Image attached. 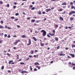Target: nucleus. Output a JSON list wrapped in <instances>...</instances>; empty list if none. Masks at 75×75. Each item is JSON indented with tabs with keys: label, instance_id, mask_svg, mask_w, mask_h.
<instances>
[{
	"label": "nucleus",
	"instance_id": "obj_8",
	"mask_svg": "<svg viewBox=\"0 0 75 75\" xmlns=\"http://www.w3.org/2000/svg\"><path fill=\"white\" fill-rule=\"evenodd\" d=\"M49 34L50 35H51V36H54V35H55V33H53V34H52L51 33H49Z\"/></svg>",
	"mask_w": 75,
	"mask_h": 75
},
{
	"label": "nucleus",
	"instance_id": "obj_51",
	"mask_svg": "<svg viewBox=\"0 0 75 75\" xmlns=\"http://www.w3.org/2000/svg\"><path fill=\"white\" fill-rule=\"evenodd\" d=\"M37 69H36V68L34 69V71H37Z\"/></svg>",
	"mask_w": 75,
	"mask_h": 75
},
{
	"label": "nucleus",
	"instance_id": "obj_7",
	"mask_svg": "<svg viewBox=\"0 0 75 75\" xmlns=\"http://www.w3.org/2000/svg\"><path fill=\"white\" fill-rule=\"evenodd\" d=\"M62 6H66L67 5V3L66 2H64L62 4Z\"/></svg>",
	"mask_w": 75,
	"mask_h": 75
},
{
	"label": "nucleus",
	"instance_id": "obj_36",
	"mask_svg": "<svg viewBox=\"0 0 75 75\" xmlns=\"http://www.w3.org/2000/svg\"><path fill=\"white\" fill-rule=\"evenodd\" d=\"M53 33H54V34H55V30H53Z\"/></svg>",
	"mask_w": 75,
	"mask_h": 75
},
{
	"label": "nucleus",
	"instance_id": "obj_1",
	"mask_svg": "<svg viewBox=\"0 0 75 75\" xmlns=\"http://www.w3.org/2000/svg\"><path fill=\"white\" fill-rule=\"evenodd\" d=\"M41 33H43L42 34L43 36H45L47 34V32L46 31H45L44 30H42L41 31Z\"/></svg>",
	"mask_w": 75,
	"mask_h": 75
},
{
	"label": "nucleus",
	"instance_id": "obj_39",
	"mask_svg": "<svg viewBox=\"0 0 75 75\" xmlns=\"http://www.w3.org/2000/svg\"><path fill=\"white\" fill-rule=\"evenodd\" d=\"M16 48H17V47H13V49H14V50H16Z\"/></svg>",
	"mask_w": 75,
	"mask_h": 75
},
{
	"label": "nucleus",
	"instance_id": "obj_42",
	"mask_svg": "<svg viewBox=\"0 0 75 75\" xmlns=\"http://www.w3.org/2000/svg\"><path fill=\"white\" fill-rule=\"evenodd\" d=\"M29 59L30 58L29 57H28V58L26 59V61H28V60H29Z\"/></svg>",
	"mask_w": 75,
	"mask_h": 75
},
{
	"label": "nucleus",
	"instance_id": "obj_18",
	"mask_svg": "<svg viewBox=\"0 0 75 75\" xmlns=\"http://www.w3.org/2000/svg\"><path fill=\"white\" fill-rule=\"evenodd\" d=\"M63 11V9L62 8L58 10L59 11Z\"/></svg>",
	"mask_w": 75,
	"mask_h": 75
},
{
	"label": "nucleus",
	"instance_id": "obj_57",
	"mask_svg": "<svg viewBox=\"0 0 75 75\" xmlns=\"http://www.w3.org/2000/svg\"><path fill=\"white\" fill-rule=\"evenodd\" d=\"M65 49H66V50H68V47H66L65 48Z\"/></svg>",
	"mask_w": 75,
	"mask_h": 75
},
{
	"label": "nucleus",
	"instance_id": "obj_30",
	"mask_svg": "<svg viewBox=\"0 0 75 75\" xmlns=\"http://www.w3.org/2000/svg\"><path fill=\"white\" fill-rule=\"evenodd\" d=\"M73 2H71L70 3V5H71L72 6H73Z\"/></svg>",
	"mask_w": 75,
	"mask_h": 75
},
{
	"label": "nucleus",
	"instance_id": "obj_25",
	"mask_svg": "<svg viewBox=\"0 0 75 75\" xmlns=\"http://www.w3.org/2000/svg\"><path fill=\"white\" fill-rule=\"evenodd\" d=\"M70 20L71 21H72V20H74V18H73V17L70 18Z\"/></svg>",
	"mask_w": 75,
	"mask_h": 75
},
{
	"label": "nucleus",
	"instance_id": "obj_20",
	"mask_svg": "<svg viewBox=\"0 0 75 75\" xmlns=\"http://www.w3.org/2000/svg\"><path fill=\"white\" fill-rule=\"evenodd\" d=\"M30 71H32V70H33V68H32V66H30Z\"/></svg>",
	"mask_w": 75,
	"mask_h": 75
},
{
	"label": "nucleus",
	"instance_id": "obj_17",
	"mask_svg": "<svg viewBox=\"0 0 75 75\" xmlns=\"http://www.w3.org/2000/svg\"><path fill=\"white\" fill-rule=\"evenodd\" d=\"M16 42L17 43L18 42H20V40H16Z\"/></svg>",
	"mask_w": 75,
	"mask_h": 75
},
{
	"label": "nucleus",
	"instance_id": "obj_3",
	"mask_svg": "<svg viewBox=\"0 0 75 75\" xmlns=\"http://www.w3.org/2000/svg\"><path fill=\"white\" fill-rule=\"evenodd\" d=\"M13 62V60L9 61L8 62L9 64H11V65H12V64H15V63L14 62Z\"/></svg>",
	"mask_w": 75,
	"mask_h": 75
},
{
	"label": "nucleus",
	"instance_id": "obj_62",
	"mask_svg": "<svg viewBox=\"0 0 75 75\" xmlns=\"http://www.w3.org/2000/svg\"><path fill=\"white\" fill-rule=\"evenodd\" d=\"M21 61V59H19V60L18 61Z\"/></svg>",
	"mask_w": 75,
	"mask_h": 75
},
{
	"label": "nucleus",
	"instance_id": "obj_26",
	"mask_svg": "<svg viewBox=\"0 0 75 75\" xmlns=\"http://www.w3.org/2000/svg\"><path fill=\"white\" fill-rule=\"evenodd\" d=\"M74 7H74V6L72 5V6H71V9H73V8H74Z\"/></svg>",
	"mask_w": 75,
	"mask_h": 75
},
{
	"label": "nucleus",
	"instance_id": "obj_45",
	"mask_svg": "<svg viewBox=\"0 0 75 75\" xmlns=\"http://www.w3.org/2000/svg\"><path fill=\"white\" fill-rule=\"evenodd\" d=\"M7 28L8 29H9V30H10L11 29V28H10L8 27H7Z\"/></svg>",
	"mask_w": 75,
	"mask_h": 75
},
{
	"label": "nucleus",
	"instance_id": "obj_43",
	"mask_svg": "<svg viewBox=\"0 0 75 75\" xmlns=\"http://www.w3.org/2000/svg\"><path fill=\"white\" fill-rule=\"evenodd\" d=\"M11 18L12 19H14V16H12L11 17Z\"/></svg>",
	"mask_w": 75,
	"mask_h": 75
},
{
	"label": "nucleus",
	"instance_id": "obj_44",
	"mask_svg": "<svg viewBox=\"0 0 75 75\" xmlns=\"http://www.w3.org/2000/svg\"><path fill=\"white\" fill-rule=\"evenodd\" d=\"M60 47V46H58V47H57V49H59V48Z\"/></svg>",
	"mask_w": 75,
	"mask_h": 75
},
{
	"label": "nucleus",
	"instance_id": "obj_41",
	"mask_svg": "<svg viewBox=\"0 0 75 75\" xmlns=\"http://www.w3.org/2000/svg\"><path fill=\"white\" fill-rule=\"evenodd\" d=\"M42 14H45V12H44V11H43L42 12Z\"/></svg>",
	"mask_w": 75,
	"mask_h": 75
},
{
	"label": "nucleus",
	"instance_id": "obj_4",
	"mask_svg": "<svg viewBox=\"0 0 75 75\" xmlns=\"http://www.w3.org/2000/svg\"><path fill=\"white\" fill-rule=\"evenodd\" d=\"M72 14H75V11H72L71 12H70L69 13V15L70 16H71V15H72Z\"/></svg>",
	"mask_w": 75,
	"mask_h": 75
},
{
	"label": "nucleus",
	"instance_id": "obj_64",
	"mask_svg": "<svg viewBox=\"0 0 75 75\" xmlns=\"http://www.w3.org/2000/svg\"><path fill=\"white\" fill-rule=\"evenodd\" d=\"M75 67H73V69L74 70H75Z\"/></svg>",
	"mask_w": 75,
	"mask_h": 75
},
{
	"label": "nucleus",
	"instance_id": "obj_34",
	"mask_svg": "<svg viewBox=\"0 0 75 75\" xmlns=\"http://www.w3.org/2000/svg\"><path fill=\"white\" fill-rule=\"evenodd\" d=\"M47 36L48 37H49V38H50V36L49 34H47Z\"/></svg>",
	"mask_w": 75,
	"mask_h": 75
},
{
	"label": "nucleus",
	"instance_id": "obj_24",
	"mask_svg": "<svg viewBox=\"0 0 75 75\" xmlns=\"http://www.w3.org/2000/svg\"><path fill=\"white\" fill-rule=\"evenodd\" d=\"M35 21V19H33V20H32L31 21V22H32V23H33V22H34V21Z\"/></svg>",
	"mask_w": 75,
	"mask_h": 75
},
{
	"label": "nucleus",
	"instance_id": "obj_6",
	"mask_svg": "<svg viewBox=\"0 0 75 75\" xmlns=\"http://www.w3.org/2000/svg\"><path fill=\"white\" fill-rule=\"evenodd\" d=\"M69 55L72 57V58H74L75 57V55H74V54H69Z\"/></svg>",
	"mask_w": 75,
	"mask_h": 75
},
{
	"label": "nucleus",
	"instance_id": "obj_15",
	"mask_svg": "<svg viewBox=\"0 0 75 75\" xmlns=\"http://www.w3.org/2000/svg\"><path fill=\"white\" fill-rule=\"evenodd\" d=\"M36 67L38 69H40V67H39L38 66H36Z\"/></svg>",
	"mask_w": 75,
	"mask_h": 75
},
{
	"label": "nucleus",
	"instance_id": "obj_16",
	"mask_svg": "<svg viewBox=\"0 0 75 75\" xmlns=\"http://www.w3.org/2000/svg\"><path fill=\"white\" fill-rule=\"evenodd\" d=\"M0 28L1 29H4V27L3 26H1V25H0Z\"/></svg>",
	"mask_w": 75,
	"mask_h": 75
},
{
	"label": "nucleus",
	"instance_id": "obj_40",
	"mask_svg": "<svg viewBox=\"0 0 75 75\" xmlns=\"http://www.w3.org/2000/svg\"><path fill=\"white\" fill-rule=\"evenodd\" d=\"M0 4L1 5L3 4L2 1H0Z\"/></svg>",
	"mask_w": 75,
	"mask_h": 75
},
{
	"label": "nucleus",
	"instance_id": "obj_53",
	"mask_svg": "<svg viewBox=\"0 0 75 75\" xmlns=\"http://www.w3.org/2000/svg\"><path fill=\"white\" fill-rule=\"evenodd\" d=\"M14 8H16V6H13Z\"/></svg>",
	"mask_w": 75,
	"mask_h": 75
},
{
	"label": "nucleus",
	"instance_id": "obj_35",
	"mask_svg": "<svg viewBox=\"0 0 75 75\" xmlns=\"http://www.w3.org/2000/svg\"><path fill=\"white\" fill-rule=\"evenodd\" d=\"M4 37H7V35L6 34H5L4 35Z\"/></svg>",
	"mask_w": 75,
	"mask_h": 75
},
{
	"label": "nucleus",
	"instance_id": "obj_19",
	"mask_svg": "<svg viewBox=\"0 0 75 75\" xmlns=\"http://www.w3.org/2000/svg\"><path fill=\"white\" fill-rule=\"evenodd\" d=\"M39 65V63L38 62H35V65Z\"/></svg>",
	"mask_w": 75,
	"mask_h": 75
},
{
	"label": "nucleus",
	"instance_id": "obj_2",
	"mask_svg": "<svg viewBox=\"0 0 75 75\" xmlns=\"http://www.w3.org/2000/svg\"><path fill=\"white\" fill-rule=\"evenodd\" d=\"M28 43L27 44V45H30L31 44V41L30 39H28Z\"/></svg>",
	"mask_w": 75,
	"mask_h": 75
},
{
	"label": "nucleus",
	"instance_id": "obj_59",
	"mask_svg": "<svg viewBox=\"0 0 75 75\" xmlns=\"http://www.w3.org/2000/svg\"><path fill=\"white\" fill-rule=\"evenodd\" d=\"M65 13H66V12L65 11H64L63 12V13H62V14H65Z\"/></svg>",
	"mask_w": 75,
	"mask_h": 75
},
{
	"label": "nucleus",
	"instance_id": "obj_29",
	"mask_svg": "<svg viewBox=\"0 0 75 75\" xmlns=\"http://www.w3.org/2000/svg\"><path fill=\"white\" fill-rule=\"evenodd\" d=\"M71 47H72V48H73L74 47H75V45H72Z\"/></svg>",
	"mask_w": 75,
	"mask_h": 75
},
{
	"label": "nucleus",
	"instance_id": "obj_61",
	"mask_svg": "<svg viewBox=\"0 0 75 75\" xmlns=\"http://www.w3.org/2000/svg\"><path fill=\"white\" fill-rule=\"evenodd\" d=\"M38 52V51H37V50H35V52Z\"/></svg>",
	"mask_w": 75,
	"mask_h": 75
},
{
	"label": "nucleus",
	"instance_id": "obj_33",
	"mask_svg": "<svg viewBox=\"0 0 75 75\" xmlns=\"http://www.w3.org/2000/svg\"><path fill=\"white\" fill-rule=\"evenodd\" d=\"M7 55H8V56H9V57H10V55H11L10 54H9V53H7Z\"/></svg>",
	"mask_w": 75,
	"mask_h": 75
},
{
	"label": "nucleus",
	"instance_id": "obj_48",
	"mask_svg": "<svg viewBox=\"0 0 75 75\" xmlns=\"http://www.w3.org/2000/svg\"><path fill=\"white\" fill-rule=\"evenodd\" d=\"M11 37V36L10 35H8V38H10Z\"/></svg>",
	"mask_w": 75,
	"mask_h": 75
},
{
	"label": "nucleus",
	"instance_id": "obj_32",
	"mask_svg": "<svg viewBox=\"0 0 75 75\" xmlns=\"http://www.w3.org/2000/svg\"><path fill=\"white\" fill-rule=\"evenodd\" d=\"M15 15L16 16H18V15H19V13H16Z\"/></svg>",
	"mask_w": 75,
	"mask_h": 75
},
{
	"label": "nucleus",
	"instance_id": "obj_58",
	"mask_svg": "<svg viewBox=\"0 0 75 75\" xmlns=\"http://www.w3.org/2000/svg\"><path fill=\"white\" fill-rule=\"evenodd\" d=\"M35 33H38V32L37 31H35Z\"/></svg>",
	"mask_w": 75,
	"mask_h": 75
},
{
	"label": "nucleus",
	"instance_id": "obj_23",
	"mask_svg": "<svg viewBox=\"0 0 75 75\" xmlns=\"http://www.w3.org/2000/svg\"><path fill=\"white\" fill-rule=\"evenodd\" d=\"M31 52H32L30 53V54H33V53H34V51L33 50H31Z\"/></svg>",
	"mask_w": 75,
	"mask_h": 75
},
{
	"label": "nucleus",
	"instance_id": "obj_31",
	"mask_svg": "<svg viewBox=\"0 0 75 75\" xmlns=\"http://www.w3.org/2000/svg\"><path fill=\"white\" fill-rule=\"evenodd\" d=\"M55 28H58V25H55Z\"/></svg>",
	"mask_w": 75,
	"mask_h": 75
},
{
	"label": "nucleus",
	"instance_id": "obj_54",
	"mask_svg": "<svg viewBox=\"0 0 75 75\" xmlns=\"http://www.w3.org/2000/svg\"><path fill=\"white\" fill-rule=\"evenodd\" d=\"M8 71L9 73H11V71L10 70H8Z\"/></svg>",
	"mask_w": 75,
	"mask_h": 75
},
{
	"label": "nucleus",
	"instance_id": "obj_63",
	"mask_svg": "<svg viewBox=\"0 0 75 75\" xmlns=\"http://www.w3.org/2000/svg\"><path fill=\"white\" fill-rule=\"evenodd\" d=\"M68 28H69V29H71V27H70V26H69L68 27Z\"/></svg>",
	"mask_w": 75,
	"mask_h": 75
},
{
	"label": "nucleus",
	"instance_id": "obj_49",
	"mask_svg": "<svg viewBox=\"0 0 75 75\" xmlns=\"http://www.w3.org/2000/svg\"><path fill=\"white\" fill-rule=\"evenodd\" d=\"M1 24H3V21H1Z\"/></svg>",
	"mask_w": 75,
	"mask_h": 75
},
{
	"label": "nucleus",
	"instance_id": "obj_55",
	"mask_svg": "<svg viewBox=\"0 0 75 75\" xmlns=\"http://www.w3.org/2000/svg\"><path fill=\"white\" fill-rule=\"evenodd\" d=\"M23 14L24 15H25V12H23Z\"/></svg>",
	"mask_w": 75,
	"mask_h": 75
},
{
	"label": "nucleus",
	"instance_id": "obj_12",
	"mask_svg": "<svg viewBox=\"0 0 75 75\" xmlns=\"http://www.w3.org/2000/svg\"><path fill=\"white\" fill-rule=\"evenodd\" d=\"M54 40H56V41H58V39L57 37H55Z\"/></svg>",
	"mask_w": 75,
	"mask_h": 75
},
{
	"label": "nucleus",
	"instance_id": "obj_56",
	"mask_svg": "<svg viewBox=\"0 0 75 75\" xmlns=\"http://www.w3.org/2000/svg\"><path fill=\"white\" fill-rule=\"evenodd\" d=\"M9 6H10V5L8 4H7V6L8 7H9Z\"/></svg>",
	"mask_w": 75,
	"mask_h": 75
},
{
	"label": "nucleus",
	"instance_id": "obj_38",
	"mask_svg": "<svg viewBox=\"0 0 75 75\" xmlns=\"http://www.w3.org/2000/svg\"><path fill=\"white\" fill-rule=\"evenodd\" d=\"M36 23H38L39 22H40V21L39 20V21H36Z\"/></svg>",
	"mask_w": 75,
	"mask_h": 75
},
{
	"label": "nucleus",
	"instance_id": "obj_27",
	"mask_svg": "<svg viewBox=\"0 0 75 75\" xmlns=\"http://www.w3.org/2000/svg\"><path fill=\"white\" fill-rule=\"evenodd\" d=\"M20 64H21V65H24V64H25V63H23V62H21L20 63Z\"/></svg>",
	"mask_w": 75,
	"mask_h": 75
},
{
	"label": "nucleus",
	"instance_id": "obj_46",
	"mask_svg": "<svg viewBox=\"0 0 75 75\" xmlns=\"http://www.w3.org/2000/svg\"><path fill=\"white\" fill-rule=\"evenodd\" d=\"M3 42V41L1 40H0V44H1V43H2Z\"/></svg>",
	"mask_w": 75,
	"mask_h": 75
},
{
	"label": "nucleus",
	"instance_id": "obj_10",
	"mask_svg": "<svg viewBox=\"0 0 75 75\" xmlns=\"http://www.w3.org/2000/svg\"><path fill=\"white\" fill-rule=\"evenodd\" d=\"M33 39L34 40V41H37V39H36V38H35V37H33Z\"/></svg>",
	"mask_w": 75,
	"mask_h": 75
},
{
	"label": "nucleus",
	"instance_id": "obj_37",
	"mask_svg": "<svg viewBox=\"0 0 75 75\" xmlns=\"http://www.w3.org/2000/svg\"><path fill=\"white\" fill-rule=\"evenodd\" d=\"M14 45H17V42H15L13 43Z\"/></svg>",
	"mask_w": 75,
	"mask_h": 75
},
{
	"label": "nucleus",
	"instance_id": "obj_50",
	"mask_svg": "<svg viewBox=\"0 0 75 75\" xmlns=\"http://www.w3.org/2000/svg\"><path fill=\"white\" fill-rule=\"evenodd\" d=\"M28 57H30V58H32V56L31 55H29Z\"/></svg>",
	"mask_w": 75,
	"mask_h": 75
},
{
	"label": "nucleus",
	"instance_id": "obj_22",
	"mask_svg": "<svg viewBox=\"0 0 75 75\" xmlns=\"http://www.w3.org/2000/svg\"><path fill=\"white\" fill-rule=\"evenodd\" d=\"M35 7H33L31 9V10H35Z\"/></svg>",
	"mask_w": 75,
	"mask_h": 75
},
{
	"label": "nucleus",
	"instance_id": "obj_47",
	"mask_svg": "<svg viewBox=\"0 0 75 75\" xmlns=\"http://www.w3.org/2000/svg\"><path fill=\"white\" fill-rule=\"evenodd\" d=\"M42 47H43V46H44V44H41V45H40Z\"/></svg>",
	"mask_w": 75,
	"mask_h": 75
},
{
	"label": "nucleus",
	"instance_id": "obj_5",
	"mask_svg": "<svg viewBox=\"0 0 75 75\" xmlns=\"http://www.w3.org/2000/svg\"><path fill=\"white\" fill-rule=\"evenodd\" d=\"M58 55H59V56H64V55H65V54H63L62 53H61V54H58Z\"/></svg>",
	"mask_w": 75,
	"mask_h": 75
},
{
	"label": "nucleus",
	"instance_id": "obj_60",
	"mask_svg": "<svg viewBox=\"0 0 75 75\" xmlns=\"http://www.w3.org/2000/svg\"><path fill=\"white\" fill-rule=\"evenodd\" d=\"M62 7L63 8H66V7H65V6H62Z\"/></svg>",
	"mask_w": 75,
	"mask_h": 75
},
{
	"label": "nucleus",
	"instance_id": "obj_11",
	"mask_svg": "<svg viewBox=\"0 0 75 75\" xmlns=\"http://www.w3.org/2000/svg\"><path fill=\"white\" fill-rule=\"evenodd\" d=\"M59 19L60 20H62V21H64V19L63 18H62V17H60Z\"/></svg>",
	"mask_w": 75,
	"mask_h": 75
},
{
	"label": "nucleus",
	"instance_id": "obj_14",
	"mask_svg": "<svg viewBox=\"0 0 75 75\" xmlns=\"http://www.w3.org/2000/svg\"><path fill=\"white\" fill-rule=\"evenodd\" d=\"M21 37H22V38H26V36L25 35H23L21 36Z\"/></svg>",
	"mask_w": 75,
	"mask_h": 75
},
{
	"label": "nucleus",
	"instance_id": "obj_52",
	"mask_svg": "<svg viewBox=\"0 0 75 75\" xmlns=\"http://www.w3.org/2000/svg\"><path fill=\"white\" fill-rule=\"evenodd\" d=\"M33 7V5H31L30 6V8H32V7Z\"/></svg>",
	"mask_w": 75,
	"mask_h": 75
},
{
	"label": "nucleus",
	"instance_id": "obj_28",
	"mask_svg": "<svg viewBox=\"0 0 75 75\" xmlns=\"http://www.w3.org/2000/svg\"><path fill=\"white\" fill-rule=\"evenodd\" d=\"M4 66H3L2 67H1V69H4Z\"/></svg>",
	"mask_w": 75,
	"mask_h": 75
},
{
	"label": "nucleus",
	"instance_id": "obj_9",
	"mask_svg": "<svg viewBox=\"0 0 75 75\" xmlns=\"http://www.w3.org/2000/svg\"><path fill=\"white\" fill-rule=\"evenodd\" d=\"M46 12H47V13H48V11H51V9H46Z\"/></svg>",
	"mask_w": 75,
	"mask_h": 75
},
{
	"label": "nucleus",
	"instance_id": "obj_13",
	"mask_svg": "<svg viewBox=\"0 0 75 75\" xmlns=\"http://www.w3.org/2000/svg\"><path fill=\"white\" fill-rule=\"evenodd\" d=\"M21 73H22V74L23 73H27V71H23Z\"/></svg>",
	"mask_w": 75,
	"mask_h": 75
},
{
	"label": "nucleus",
	"instance_id": "obj_21",
	"mask_svg": "<svg viewBox=\"0 0 75 75\" xmlns=\"http://www.w3.org/2000/svg\"><path fill=\"white\" fill-rule=\"evenodd\" d=\"M38 14H41V12L40 11H38Z\"/></svg>",
	"mask_w": 75,
	"mask_h": 75
}]
</instances>
